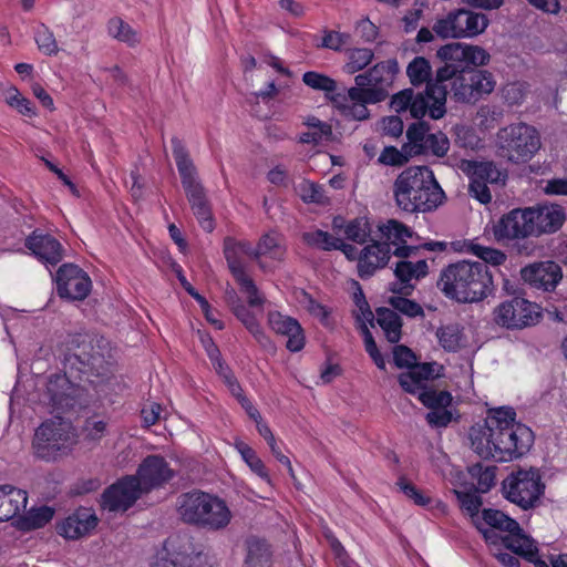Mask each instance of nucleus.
Masks as SVG:
<instances>
[{"label":"nucleus","instance_id":"f257e3e1","mask_svg":"<svg viewBox=\"0 0 567 567\" xmlns=\"http://www.w3.org/2000/svg\"><path fill=\"white\" fill-rule=\"evenodd\" d=\"M514 408L488 409L483 423L470 429L473 451L483 460L512 462L524 456L534 444V432L516 420Z\"/></svg>","mask_w":567,"mask_h":567},{"label":"nucleus","instance_id":"f03ea898","mask_svg":"<svg viewBox=\"0 0 567 567\" xmlns=\"http://www.w3.org/2000/svg\"><path fill=\"white\" fill-rule=\"evenodd\" d=\"M437 56L444 62L439 68L437 81L447 82L450 96L455 102L475 103L495 87L491 72L477 69L486 65L491 55L477 45L453 42L441 47Z\"/></svg>","mask_w":567,"mask_h":567},{"label":"nucleus","instance_id":"7ed1b4c3","mask_svg":"<svg viewBox=\"0 0 567 567\" xmlns=\"http://www.w3.org/2000/svg\"><path fill=\"white\" fill-rule=\"evenodd\" d=\"M224 255L239 291L246 296L247 300V303L235 302L231 306V312L260 347L264 349L272 348L274 343L260 323L267 298L247 272L248 260L255 259L251 243L247 240L238 241L228 237L224 241Z\"/></svg>","mask_w":567,"mask_h":567},{"label":"nucleus","instance_id":"20e7f679","mask_svg":"<svg viewBox=\"0 0 567 567\" xmlns=\"http://www.w3.org/2000/svg\"><path fill=\"white\" fill-rule=\"evenodd\" d=\"M439 286L449 299L461 303L478 302L494 291L493 276L488 267L478 261H458L447 266Z\"/></svg>","mask_w":567,"mask_h":567},{"label":"nucleus","instance_id":"39448f33","mask_svg":"<svg viewBox=\"0 0 567 567\" xmlns=\"http://www.w3.org/2000/svg\"><path fill=\"white\" fill-rule=\"evenodd\" d=\"M444 192L427 166L405 168L394 182V198L408 213L431 212L443 200Z\"/></svg>","mask_w":567,"mask_h":567},{"label":"nucleus","instance_id":"423d86ee","mask_svg":"<svg viewBox=\"0 0 567 567\" xmlns=\"http://www.w3.org/2000/svg\"><path fill=\"white\" fill-rule=\"evenodd\" d=\"M399 71L396 60L390 59L373 65L364 73L355 75V86L348 89V95L353 104L354 121L369 118V104L383 102L389 96V87L392 85Z\"/></svg>","mask_w":567,"mask_h":567},{"label":"nucleus","instance_id":"0eeeda50","mask_svg":"<svg viewBox=\"0 0 567 567\" xmlns=\"http://www.w3.org/2000/svg\"><path fill=\"white\" fill-rule=\"evenodd\" d=\"M540 146L538 131L523 122L502 127L496 134L498 156L513 164L529 162Z\"/></svg>","mask_w":567,"mask_h":567},{"label":"nucleus","instance_id":"6e6552de","mask_svg":"<svg viewBox=\"0 0 567 567\" xmlns=\"http://www.w3.org/2000/svg\"><path fill=\"white\" fill-rule=\"evenodd\" d=\"M545 483L538 468L518 467L512 471L502 482V494L505 499L523 511L536 508L545 494Z\"/></svg>","mask_w":567,"mask_h":567},{"label":"nucleus","instance_id":"1a4fd4ad","mask_svg":"<svg viewBox=\"0 0 567 567\" xmlns=\"http://www.w3.org/2000/svg\"><path fill=\"white\" fill-rule=\"evenodd\" d=\"M72 430V424L61 416L42 422L32 441L34 455L45 462L58 460L74 443Z\"/></svg>","mask_w":567,"mask_h":567},{"label":"nucleus","instance_id":"9d476101","mask_svg":"<svg viewBox=\"0 0 567 567\" xmlns=\"http://www.w3.org/2000/svg\"><path fill=\"white\" fill-rule=\"evenodd\" d=\"M489 25L485 13L457 8L439 18L433 31L441 39H466L482 34Z\"/></svg>","mask_w":567,"mask_h":567},{"label":"nucleus","instance_id":"9b49d317","mask_svg":"<svg viewBox=\"0 0 567 567\" xmlns=\"http://www.w3.org/2000/svg\"><path fill=\"white\" fill-rule=\"evenodd\" d=\"M542 318V309L537 303L518 296L504 300L493 311L494 322L508 330L533 327Z\"/></svg>","mask_w":567,"mask_h":567},{"label":"nucleus","instance_id":"f8f14e48","mask_svg":"<svg viewBox=\"0 0 567 567\" xmlns=\"http://www.w3.org/2000/svg\"><path fill=\"white\" fill-rule=\"evenodd\" d=\"M447 95H450V86L447 82L437 81L436 71L434 82L429 83L423 93H413L409 109L411 116L417 121H422L426 114L433 120L442 118L446 113Z\"/></svg>","mask_w":567,"mask_h":567},{"label":"nucleus","instance_id":"ddd939ff","mask_svg":"<svg viewBox=\"0 0 567 567\" xmlns=\"http://www.w3.org/2000/svg\"><path fill=\"white\" fill-rule=\"evenodd\" d=\"M55 286L61 299L82 301L92 290V280L78 265L63 264L56 271Z\"/></svg>","mask_w":567,"mask_h":567},{"label":"nucleus","instance_id":"4468645a","mask_svg":"<svg viewBox=\"0 0 567 567\" xmlns=\"http://www.w3.org/2000/svg\"><path fill=\"white\" fill-rule=\"evenodd\" d=\"M141 494V482L137 477L125 475L103 492L101 506L110 512H125L135 504Z\"/></svg>","mask_w":567,"mask_h":567},{"label":"nucleus","instance_id":"2eb2a0df","mask_svg":"<svg viewBox=\"0 0 567 567\" xmlns=\"http://www.w3.org/2000/svg\"><path fill=\"white\" fill-rule=\"evenodd\" d=\"M302 82L312 90L324 92L327 100L344 118L354 120L352 101L347 97L348 89L337 91L336 80L323 73L307 71L302 75Z\"/></svg>","mask_w":567,"mask_h":567},{"label":"nucleus","instance_id":"dca6fc26","mask_svg":"<svg viewBox=\"0 0 567 567\" xmlns=\"http://www.w3.org/2000/svg\"><path fill=\"white\" fill-rule=\"evenodd\" d=\"M213 496L199 489L183 493L177 499V512L183 522L192 525L212 523Z\"/></svg>","mask_w":567,"mask_h":567},{"label":"nucleus","instance_id":"f3484780","mask_svg":"<svg viewBox=\"0 0 567 567\" xmlns=\"http://www.w3.org/2000/svg\"><path fill=\"white\" fill-rule=\"evenodd\" d=\"M520 277L534 290L553 292L563 279V270L553 260L538 261L523 267Z\"/></svg>","mask_w":567,"mask_h":567},{"label":"nucleus","instance_id":"a211bd4d","mask_svg":"<svg viewBox=\"0 0 567 567\" xmlns=\"http://www.w3.org/2000/svg\"><path fill=\"white\" fill-rule=\"evenodd\" d=\"M81 389L70 381L66 374L54 373L49 377L47 395L53 412L66 413L75 408Z\"/></svg>","mask_w":567,"mask_h":567},{"label":"nucleus","instance_id":"6ab92c4d","mask_svg":"<svg viewBox=\"0 0 567 567\" xmlns=\"http://www.w3.org/2000/svg\"><path fill=\"white\" fill-rule=\"evenodd\" d=\"M70 351L66 361L72 365L78 364L76 369L82 373L97 372L105 362L104 357L95 351L92 339L87 334H75L70 341Z\"/></svg>","mask_w":567,"mask_h":567},{"label":"nucleus","instance_id":"aec40b11","mask_svg":"<svg viewBox=\"0 0 567 567\" xmlns=\"http://www.w3.org/2000/svg\"><path fill=\"white\" fill-rule=\"evenodd\" d=\"M141 482V492L148 493L162 487L174 477V471L161 455H148L138 465L135 475Z\"/></svg>","mask_w":567,"mask_h":567},{"label":"nucleus","instance_id":"412c9836","mask_svg":"<svg viewBox=\"0 0 567 567\" xmlns=\"http://www.w3.org/2000/svg\"><path fill=\"white\" fill-rule=\"evenodd\" d=\"M527 209L515 208L504 214L493 225V235L497 241L523 239L533 236Z\"/></svg>","mask_w":567,"mask_h":567},{"label":"nucleus","instance_id":"4be33fe9","mask_svg":"<svg viewBox=\"0 0 567 567\" xmlns=\"http://www.w3.org/2000/svg\"><path fill=\"white\" fill-rule=\"evenodd\" d=\"M379 231L383 243L389 244V248L393 247L391 254L399 258H409L420 250V247L408 245V240L414 235L412 228L399 221L396 219H389L385 223L379 225Z\"/></svg>","mask_w":567,"mask_h":567},{"label":"nucleus","instance_id":"5701e85b","mask_svg":"<svg viewBox=\"0 0 567 567\" xmlns=\"http://www.w3.org/2000/svg\"><path fill=\"white\" fill-rule=\"evenodd\" d=\"M267 323L276 334L287 338L286 348L290 352H299L305 348V330L297 319L272 310L267 313Z\"/></svg>","mask_w":567,"mask_h":567},{"label":"nucleus","instance_id":"b1692460","mask_svg":"<svg viewBox=\"0 0 567 567\" xmlns=\"http://www.w3.org/2000/svg\"><path fill=\"white\" fill-rule=\"evenodd\" d=\"M97 524L94 511L81 506L56 525V533L65 539L76 540L90 535Z\"/></svg>","mask_w":567,"mask_h":567},{"label":"nucleus","instance_id":"393cba45","mask_svg":"<svg viewBox=\"0 0 567 567\" xmlns=\"http://www.w3.org/2000/svg\"><path fill=\"white\" fill-rule=\"evenodd\" d=\"M526 209L528 219H530L529 224L533 227V236L556 233L566 219L563 206L557 204H543Z\"/></svg>","mask_w":567,"mask_h":567},{"label":"nucleus","instance_id":"a878e982","mask_svg":"<svg viewBox=\"0 0 567 567\" xmlns=\"http://www.w3.org/2000/svg\"><path fill=\"white\" fill-rule=\"evenodd\" d=\"M391 258V249L388 243L372 240L359 254L357 271L359 278L367 280L379 269L384 268Z\"/></svg>","mask_w":567,"mask_h":567},{"label":"nucleus","instance_id":"bb28decb","mask_svg":"<svg viewBox=\"0 0 567 567\" xmlns=\"http://www.w3.org/2000/svg\"><path fill=\"white\" fill-rule=\"evenodd\" d=\"M24 246L43 264L56 266L63 258L61 243L50 234L33 230L24 241Z\"/></svg>","mask_w":567,"mask_h":567},{"label":"nucleus","instance_id":"cd10ccee","mask_svg":"<svg viewBox=\"0 0 567 567\" xmlns=\"http://www.w3.org/2000/svg\"><path fill=\"white\" fill-rule=\"evenodd\" d=\"M171 145L184 192L203 185L198 178L197 168L183 141L174 136L171 140Z\"/></svg>","mask_w":567,"mask_h":567},{"label":"nucleus","instance_id":"c85d7f7f","mask_svg":"<svg viewBox=\"0 0 567 567\" xmlns=\"http://www.w3.org/2000/svg\"><path fill=\"white\" fill-rule=\"evenodd\" d=\"M28 504V493L10 484L0 485V523L18 518Z\"/></svg>","mask_w":567,"mask_h":567},{"label":"nucleus","instance_id":"c756f323","mask_svg":"<svg viewBox=\"0 0 567 567\" xmlns=\"http://www.w3.org/2000/svg\"><path fill=\"white\" fill-rule=\"evenodd\" d=\"M434 362L414 364L408 372L399 374L400 386L419 399V393L427 388L426 382L434 378Z\"/></svg>","mask_w":567,"mask_h":567},{"label":"nucleus","instance_id":"7c9ffc66","mask_svg":"<svg viewBox=\"0 0 567 567\" xmlns=\"http://www.w3.org/2000/svg\"><path fill=\"white\" fill-rule=\"evenodd\" d=\"M190 209L199 226L207 233L213 231V208L203 185L185 192Z\"/></svg>","mask_w":567,"mask_h":567},{"label":"nucleus","instance_id":"2f4dec72","mask_svg":"<svg viewBox=\"0 0 567 567\" xmlns=\"http://www.w3.org/2000/svg\"><path fill=\"white\" fill-rule=\"evenodd\" d=\"M463 171L470 179H477L491 184L504 183L506 174L503 173L494 162L466 161L463 163Z\"/></svg>","mask_w":567,"mask_h":567},{"label":"nucleus","instance_id":"473e14b6","mask_svg":"<svg viewBox=\"0 0 567 567\" xmlns=\"http://www.w3.org/2000/svg\"><path fill=\"white\" fill-rule=\"evenodd\" d=\"M246 549V567H270L271 550L269 544L265 539H260L255 536L247 538Z\"/></svg>","mask_w":567,"mask_h":567},{"label":"nucleus","instance_id":"72a5a7b5","mask_svg":"<svg viewBox=\"0 0 567 567\" xmlns=\"http://www.w3.org/2000/svg\"><path fill=\"white\" fill-rule=\"evenodd\" d=\"M54 513V508L48 505L32 507L25 514L18 516L16 526L23 532L42 528L52 520Z\"/></svg>","mask_w":567,"mask_h":567},{"label":"nucleus","instance_id":"f704fd0d","mask_svg":"<svg viewBox=\"0 0 567 567\" xmlns=\"http://www.w3.org/2000/svg\"><path fill=\"white\" fill-rule=\"evenodd\" d=\"M429 131L430 125L424 121H416L412 123L406 130L408 142L402 146L403 152L410 157L423 155V144Z\"/></svg>","mask_w":567,"mask_h":567},{"label":"nucleus","instance_id":"c9c22d12","mask_svg":"<svg viewBox=\"0 0 567 567\" xmlns=\"http://www.w3.org/2000/svg\"><path fill=\"white\" fill-rule=\"evenodd\" d=\"M377 322L383 330L389 342L396 343L400 341L403 323L398 312L385 307L378 308Z\"/></svg>","mask_w":567,"mask_h":567},{"label":"nucleus","instance_id":"e433bc0d","mask_svg":"<svg viewBox=\"0 0 567 567\" xmlns=\"http://www.w3.org/2000/svg\"><path fill=\"white\" fill-rule=\"evenodd\" d=\"M235 449L240 454L249 470L265 483L271 485L272 481L269 471L256 451L244 441H237L235 443Z\"/></svg>","mask_w":567,"mask_h":567},{"label":"nucleus","instance_id":"4c0bfd02","mask_svg":"<svg viewBox=\"0 0 567 567\" xmlns=\"http://www.w3.org/2000/svg\"><path fill=\"white\" fill-rule=\"evenodd\" d=\"M463 327H461L458 323H450L445 326H441L436 330V338L439 341V344L446 351V352H457L460 351L464 346V332Z\"/></svg>","mask_w":567,"mask_h":567},{"label":"nucleus","instance_id":"58836bf2","mask_svg":"<svg viewBox=\"0 0 567 567\" xmlns=\"http://www.w3.org/2000/svg\"><path fill=\"white\" fill-rule=\"evenodd\" d=\"M285 247L281 244V237L276 231H269L261 236L256 247L252 246L255 259L260 256H267L271 259L280 260L285 255Z\"/></svg>","mask_w":567,"mask_h":567},{"label":"nucleus","instance_id":"ea45409f","mask_svg":"<svg viewBox=\"0 0 567 567\" xmlns=\"http://www.w3.org/2000/svg\"><path fill=\"white\" fill-rule=\"evenodd\" d=\"M152 567H213L208 555L196 553L193 555L176 554L172 558L161 557Z\"/></svg>","mask_w":567,"mask_h":567},{"label":"nucleus","instance_id":"a19ab883","mask_svg":"<svg viewBox=\"0 0 567 567\" xmlns=\"http://www.w3.org/2000/svg\"><path fill=\"white\" fill-rule=\"evenodd\" d=\"M106 28L110 37L131 48L136 47L141 42L137 31L120 17L111 18L107 21Z\"/></svg>","mask_w":567,"mask_h":567},{"label":"nucleus","instance_id":"79ce46f5","mask_svg":"<svg viewBox=\"0 0 567 567\" xmlns=\"http://www.w3.org/2000/svg\"><path fill=\"white\" fill-rule=\"evenodd\" d=\"M427 272L429 267L425 259H419L416 262L400 260L394 268V275L402 285L409 284L412 279L423 278Z\"/></svg>","mask_w":567,"mask_h":567},{"label":"nucleus","instance_id":"37998d69","mask_svg":"<svg viewBox=\"0 0 567 567\" xmlns=\"http://www.w3.org/2000/svg\"><path fill=\"white\" fill-rule=\"evenodd\" d=\"M406 74L414 86L433 83L430 61L424 56H415L406 68Z\"/></svg>","mask_w":567,"mask_h":567},{"label":"nucleus","instance_id":"c03bdc74","mask_svg":"<svg viewBox=\"0 0 567 567\" xmlns=\"http://www.w3.org/2000/svg\"><path fill=\"white\" fill-rule=\"evenodd\" d=\"M482 518L492 528L507 533L522 532L519 524L502 511L485 508L482 512Z\"/></svg>","mask_w":567,"mask_h":567},{"label":"nucleus","instance_id":"a18cd8bd","mask_svg":"<svg viewBox=\"0 0 567 567\" xmlns=\"http://www.w3.org/2000/svg\"><path fill=\"white\" fill-rule=\"evenodd\" d=\"M417 400L431 411L440 408H450L453 402V396L451 392L446 390H436L432 386H427L419 393Z\"/></svg>","mask_w":567,"mask_h":567},{"label":"nucleus","instance_id":"49530a36","mask_svg":"<svg viewBox=\"0 0 567 567\" xmlns=\"http://www.w3.org/2000/svg\"><path fill=\"white\" fill-rule=\"evenodd\" d=\"M301 238L302 241L311 248H317L324 251L339 249V238L321 229L306 231L302 234Z\"/></svg>","mask_w":567,"mask_h":567},{"label":"nucleus","instance_id":"de8ad7c7","mask_svg":"<svg viewBox=\"0 0 567 567\" xmlns=\"http://www.w3.org/2000/svg\"><path fill=\"white\" fill-rule=\"evenodd\" d=\"M374 53L368 48H354L350 49L347 53V62L343 66V71L348 74H354L365 66H368L373 60Z\"/></svg>","mask_w":567,"mask_h":567},{"label":"nucleus","instance_id":"09e8293b","mask_svg":"<svg viewBox=\"0 0 567 567\" xmlns=\"http://www.w3.org/2000/svg\"><path fill=\"white\" fill-rule=\"evenodd\" d=\"M220 352L215 346V371L229 391V393L235 398L240 392H243V386L239 383L234 371L219 358Z\"/></svg>","mask_w":567,"mask_h":567},{"label":"nucleus","instance_id":"8fccbe9b","mask_svg":"<svg viewBox=\"0 0 567 567\" xmlns=\"http://www.w3.org/2000/svg\"><path fill=\"white\" fill-rule=\"evenodd\" d=\"M34 41L39 51L48 56L56 55L60 51L53 31L44 23L35 28Z\"/></svg>","mask_w":567,"mask_h":567},{"label":"nucleus","instance_id":"3c124183","mask_svg":"<svg viewBox=\"0 0 567 567\" xmlns=\"http://www.w3.org/2000/svg\"><path fill=\"white\" fill-rule=\"evenodd\" d=\"M296 192L301 200L307 204H324L327 200L323 186L309 179L301 181L296 186Z\"/></svg>","mask_w":567,"mask_h":567},{"label":"nucleus","instance_id":"603ef678","mask_svg":"<svg viewBox=\"0 0 567 567\" xmlns=\"http://www.w3.org/2000/svg\"><path fill=\"white\" fill-rule=\"evenodd\" d=\"M496 470L494 465L483 466L481 464L473 465L470 468V474L476 478L477 491L480 493H487L495 485Z\"/></svg>","mask_w":567,"mask_h":567},{"label":"nucleus","instance_id":"864d4df0","mask_svg":"<svg viewBox=\"0 0 567 567\" xmlns=\"http://www.w3.org/2000/svg\"><path fill=\"white\" fill-rule=\"evenodd\" d=\"M172 269L175 272L178 281L181 282L182 287L187 291L189 296H192L202 307L205 318L208 322L213 323V315L210 312V306L209 302L206 300L205 297L199 295L197 290L190 285V282L186 279L184 275V270L182 266L177 262H173Z\"/></svg>","mask_w":567,"mask_h":567},{"label":"nucleus","instance_id":"5fc2aeb1","mask_svg":"<svg viewBox=\"0 0 567 567\" xmlns=\"http://www.w3.org/2000/svg\"><path fill=\"white\" fill-rule=\"evenodd\" d=\"M344 234L349 240L362 245L370 239L371 225L367 218H354L347 224Z\"/></svg>","mask_w":567,"mask_h":567},{"label":"nucleus","instance_id":"6e6d98bb","mask_svg":"<svg viewBox=\"0 0 567 567\" xmlns=\"http://www.w3.org/2000/svg\"><path fill=\"white\" fill-rule=\"evenodd\" d=\"M471 252L478 257L484 265H491L494 267H498L505 264L507 260V256L504 251L493 248L483 246L481 244H472L471 245Z\"/></svg>","mask_w":567,"mask_h":567},{"label":"nucleus","instance_id":"4d7b16f0","mask_svg":"<svg viewBox=\"0 0 567 567\" xmlns=\"http://www.w3.org/2000/svg\"><path fill=\"white\" fill-rule=\"evenodd\" d=\"M389 305L392 310L400 312L409 318H416L424 316L423 308L414 300L408 299L402 296H392L389 298Z\"/></svg>","mask_w":567,"mask_h":567},{"label":"nucleus","instance_id":"13d9d810","mask_svg":"<svg viewBox=\"0 0 567 567\" xmlns=\"http://www.w3.org/2000/svg\"><path fill=\"white\" fill-rule=\"evenodd\" d=\"M424 154H432L437 157H443L446 155L449 148H450V141L447 136L442 133H427V136L424 141Z\"/></svg>","mask_w":567,"mask_h":567},{"label":"nucleus","instance_id":"bf43d9fd","mask_svg":"<svg viewBox=\"0 0 567 567\" xmlns=\"http://www.w3.org/2000/svg\"><path fill=\"white\" fill-rule=\"evenodd\" d=\"M396 485L400 491L417 506L426 507L432 503L430 496L422 493L414 484L409 482L405 476H400Z\"/></svg>","mask_w":567,"mask_h":567},{"label":"nucleus","instance_id":"052dcab7","mask_svg":"<svg viewBox=\"0 0 567 567\" xmlns=\"http://www.w3.org/2000/svg\"><path fill=\"white\" fill-rule=\"evenodd\" d=\"M526 540L527 538L523 535L522 530L508 533V535L503 537L502 543L505 546V548L527 559L528 556H534V551L525 548L524 543Z\"/></svg>","mask_w":567,"mask_h":567},{"label":"nucleus","instance_id":"680f3d73","mask_svg":"<svg viewBox=\"0 0 567 567\" xmlns=\"http://www.w3.org/2000/svg\"><path fill=\"white\" fill-rule=\"evenodd\" d=\"M361 329H362L365 351L368 352L370 358L373 360L374 364L380 370H384L385 361H384L383 355L381 354V352L378 349V346L374 341L372 333L370 332V330L368 329V327L365 326L364 322H362Z\"/></svg>","mask_w":567,"mask_h":567},{"label":"nucleus","instance_id":"e2e57ef3","mask_svg":"<svg viewBox=\"0 0 567 567\" xmlns=\"http://www.w3.org/2000/svg\"><path fill=\"white\" fill-rule=\"evenodd\" d=\"M324 537L340 567H353V561L350 559L346 548L336 535L331 530H328L324 533Z\"/></svg>","mask_w":567,"mask_h":567},{"label":"nucleus","instance_id":"0e129e2a","mask_svg":"<svg viewBox=\"0 0 567 567\" xmlns=\"http://www.w3.org/2000/svg\"><path fill=\"white\" fill-rule=\"evenodd\" d=\"M350 34L334 31V30H324L321 47L324 49H329L332 51H341L342 48L349 42Z\"/></svg>","mask_w":567,"mask_h":567},{"label":"nucleus","instance_id":"69168bd1","mask_svg":"<svg viewBox=\"0 0 567 567\" xmlns=\"http://www.w3.org/2000/svg\"><path fill=\"white\" fill-rule=\"evenodd\" d=\"M358 290L353 293V302L358 309V312H354V316L358 321H360V324L362 326V322L364 320L372 321L373 320V313L371 311L370 305L365 299V296L357 282Z\"/></svg>","mask_w":567,"mask_h":567},{"label":"nucleus","instance_id":"338daca9","mask_svg":"<svg viewBox=\"0 0 567 567\" xmlns=\"http://www.w3.org/2000/svg\"><path fill=\"white\" fill-rule=\"evenodd\" d=\"M425 420L432 427H446L453 421V413L449 408L431 410L426 413Z\"/></svg>","mask_w":567,"mask_h":567},{"label":"nucleus","instance_id":"774afa93","mask_svg":"<svg viewBox=\"0 0 567 567\" xmlns=\"http://www.w3.org/2000/svg\"><path fill=\"white\" fill-rule=\"evenodd\" d=\"M409 155L394 146H386L380 154L379 161L390 166H401L408 162Z\"/></svg>","mask_w":567,"mask_h":567}]
</instances>
